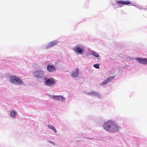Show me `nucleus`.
Listing matches in <instances>:
<instances>
[{"mask_svg": "<svg viewBox=\"0 0 147 147\" xmlns=\"http://www.w3.org/2000/svg\"><path fill=\"white\" fill-rule=\"evenodd\" d=\"M103 128L106 130L113 132L119 131L120 127L111 120L106 122L103 125Z\"/></svg>", "mask_w": 147, "mask_h": 147, "instance_id": "f257e3e1", "label": "nucleus"}, {"mask_svg": "<svg viewBox=\"0 0 147 147\" xmlns=\"http://www.w3.org/2000/svg\"><path fill=\"white\" fill-rule=\"evenodd\" d=\"M9 79L11 83H13L15 85H20L23 83V82L21 79L15 76H11Z\"/></svg>", "mask_w": 147, "mask_h": 147, "instance_id": "f03ea898", "label": "nucleus"}, {"mask_svg": "<svg viewBox=\"0 0 147 147\" xmlns=\"http://www.w3.org/2000/svg\"><path fill=\"white\" fill-rule=\"evenodd\" d=\"M44 72L41 70H37L34 72V76L35 78H40L43 76Z\"/></svg>", "mask_w": 147, "mask_h": 147, "instance_id": "7ed1b4c3", "label": "nucleus"}, {"mask_svg": "<svg viewBox=\"0 0 147 147\" xmlns=\"http://www.w3.org/2000/svg\"><path fill=\"white\" fill-rule=\"evenodd\" d=\"M73 49L76 53H78L79 54H81L83 51L84 48L82 47H78L76 46L74 47Z\"/></svg>", "mask_w": 147, "mask_h": 147, "instance_id": "20e7f679", "label": "nucleus"}, {"mask_svg": "<svg viewBox=\"0 0 147 147\" xmlns=\"http://www.w3.org/2000/svg\"><path fill=\"white\" fill-rule=\"evenodd\" d=\"M55 84L54 79L53 78L49 79H47L46 84L47 86H52Z\"/></svg>", "mask_w": 147, "mask_h": 147, "instance_id": "39448f33", "label": "nucleus"}, {"mask_svg": "<svg viewBox=\"0 0 147 147\" xmlns=\"http://www.w3.org/2000/svg\"><path fill=\"white\" fill-rule=\"evenodd\" d=\"M137 61L140 63L144 64H147V59L145 58H138L136 59Z\"/></svg>", "mask_w": 147, "mask_h": 147, "instance_id": "423d86ee", "label": "nucleus"}, {"mask_svg": "<svg viewBox=\"0 0 147 147\" xmlns=\"http://www.w3.org/2000/svg\"><path fill=\"white\" fill-rule=\"evenodd\" d=\"M117 3L118 5L121 4L124 5H127L130 4L131 2L129 1H117Z\"/></svg>", "mask_w": 147, "mask_h": 147, "instance_id": "0eeeda50", "label": "nucleus"}, {"mask_svg": "<svg viewBox=\"0 0 147 147\" xmlns=\"http://www.w3.org/2000/svg\"><path fill=\"white\" fill-rule=\"evenodd\" d=\"M47 69L50 72H52L56 71V68L52 65H48L47 67Z\"/></svg>", "mask_w": 147, "mask_h": 147, "instance_id": "6e6552de", "label": "nucleus"}, {"mask_svg": "<svg viewBox=\"0 0 147 147\" xmlns=\"http://www.w3.org/2000/svg\"><path fill=\"white\" fill-rule=\"evenodd\" d=\"M53 98L57 100H60L61 99L62 101L65 100V99L63 96H53Z\"/></svg>", "mask_w": 147, "mask_h": 147, "instance_id": "1a4fd4ad", "label": "nucleus"}, {"mask_svg": "<svg viewBox=\"0 0 147 147\" xmlns=\"http://www.w3.org/2000/svg\"><path fill=\"white\" fill-rule=\"evenodd\" d=\"M58 42L56 41H53L50 42L48 45L47 47V48H50L53 47L54 46L56 45L57 43Z\"/></svg>", "mask_w": 147, "mask_h": 147, "instance_id": "9d476101", "label": "nucleus"}, {"mask_svg": "<svg viewBox=\"0 0 147 147\" xmlns=\"http://www.w3.org/2000/svg\"><path fill=\"white\" fill-rule=\"evenodd\" d=\"M79 69L78 68H77L76 69V72H73L71 74V76L74 77H77L79 74Z\"/></svg>", "mask_w": 147, "mask_h": 147, "instance_id": "9b49d317", "label": "nucleus"}, {"mask_svg": "<svg viewBox=\"0 0 147 147\" xmlns=\"http://www.w3.org/2000/svg\"><path fill=\"white\" fill-rule=\"evenodd\" d=\"M114 76H111L109 78H107V79L104 81L103 82L101 83V84H105L108 83L109 82V81H108V80L109 79H110V80H111L113 78Z\"/></svg>", "mask_w": 147, "mask_h": 147, "instance_id": "f8f14e48", "label": "nucleus"}, {"mask_svg": "<svg viewBox=\"0 0 147 147\" xmlns=\"http://www.w3.org/2000/svg\"><path fill=\"white\" fill-rule=\"evenodd\" d=\"M47 127L49 129H51L52 130H53L54 132L55 133H56L57 131L56 129H55V128L52 125H47Z\"/></svg>", "mask_w": 147, "mask_h": 147, "instance_id": "ddd939ff", "label": "nucleus"}, {"mask_svg": "<svg viewBox=\"0 0 147 147\" xmlns=\"http://www.w3.org/2000/svg\"><path fill=\"white\" fill-rule=\"evenodd\" d=\"M92 55L94 56H95L96 57H99V55L97 53H96V52H95L94 51H92Z\"/></svg>", "mask_w": 147, "mask_h": 147, "instance_id": "4468645a", "label": "nucleus"}, {"mask_svg": "<svg viewBox=\"0 0 147 147\" xmlns=\"http://www.w3.org/2000/svg\"><path fill=\"white\" fill-rule=\"evenodd\" d=\"M92 96H97V97H99L100 96V94L96 92L93 91Z\"/></svg>", "mask_w": 147, "mask_h": 147, "instance_id": "2eb2a0df", "label": "nucleus"}, {"mask_svg": "<svg viewBox=\"0 0 147 147\" xmlns=\"http://www.w3.org/2000/svg\"><path fill=\"white\" fill-rule=\"evenodd\" d=\"M16 115V112L14 111H12L11 112V116L12 118H15L16 117L15 115Z\"/></svg>", "mask_w": 147, "mask_h": 147, "instance_id": "dca6fc26", "label": "nucleus"}, {"mask_svg": "<svg viewBox=\"0 0 147 147\" xmlns=\"http://www.w3.org/2000/svg\"><path fill=\"white\" fill-rule=\"evenodd\" d=\"M99 64H96L93 65V66L96 68H99Z\"/></svg>", "mask_w": 147, "mask_h": 147, "instance_id": "f3484780", "label": "nucleus"}, {"mask_svg": "<svg viewBox=\"0 0 147 147\" xmlns=\"http://www.w3.org/2000/svg\"><path fill=\"white\" fill-rule=\"evenodd\" d=\"M93 93V91L92 92H88V93H87V94L88 95H90L92 96Z\"/></svg>", "mask_w": 147, "mask_h": 147, "instance_id": "a211bd4d", "label": "nucleus"}, {"mask_svg": "<svg viewBox=\"0 0 147 147\" xmlns=\"http://www.w3.org/2000/svg\"><path fill=\"white\" fill-rule=\"evenodd\" d=\"M48 142H50V143H52L53 144V145H55V144H54V143L53 142H52L51 141H48Z\"/></svg>", "mask_w": 147, "mask_h": 147, "instance_id": "6ab92c4d", "label": "nucleus"}, {"mask_svg": "<svg viewBox=\"0 0 147 147\" xmlns=\"http://www.w3.org/2000/svg\"><path fill=\"white\" fill-rule=\"evenodd\" d=\"M44 79L45 80V84H46V79L45 78Z\"/></svg>", "mask_w": 147, "mask_h": 147, "instance_id": "aec40b11", "label": "nucleus"}, {"mask_svg": "<svg viewBox=\"0 0 147 147\" xmlns=\"http://www.w3.org/2000/svg\"><path fill=\"white\" fill-rule=\"evenodd\" d=\"M110 80V79H109V80H108V81H109V82L111 81V80Z\"/></svg>", "mask_w": 147, "mask_h": 147, "instance_id": "412c9836", "label": "nucleus"}]
</instances>
